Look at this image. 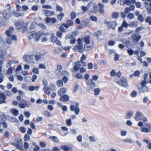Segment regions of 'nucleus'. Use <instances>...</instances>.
<instances>
[{
    "mask_svg": "<svg viewBox=\"0 0 151 151\" xmlns=\"http://www.w3.org/2000/svg\"><path fill=\"white\" fill-rule=\"evenodd\" d=\"M48 35L47 33H44L41 31L38 32L37 33L33 31L28 33L27 36L29 40L33 39L35 42H37L41 36H46Z\"/></svg>",
    "mask_w": 151,
    "mask_h": 151,
    "instance_id": "nucleus-1",
    "label": "nucleus"
},
{
    "mask_svg": "<svg viewBox=\"0 0 151 151\" xmlns=\"http://www.w3.org/2000/svg\"><path fill=\"white\" fill-rule=\"evenodd\" d=\"M6 7H7L8 9L5 10L2 13L3 18L5 20H8L11 16V12L10 11L11 7L9 4H7Z\"/></svg>",
    "mask_w": 151,
    "mask_h": 151,
    "instance_id": "nucleus-2",
    "label": "nucleus"
},
{
    "mask_svg": "<svg viewBox=\"0 0 151 151\" xmlns=\"http://www.w3.org/2000/svg\"><path fill=\"white\" fill-rule=\"evenodd\" d=\"M17 100L21 102H24V103H20L19 104V107L22 108L24 109L27 107H29L30 105V104L29 102H27V101L25 100L24 99H21V97L20 96H17Z\"/></svg>",
    "mask_w": 151,
    "mask_h": 151,
    "instance_id": "nucleus-3",
    "label": "nucleus"
},
{
    "mask_svg": "<svg viewBox=\"0 0 151 151\" xmlns=\"http://www.w3.org/2000/svg\"><path fill=\"white\" fill-rule=\"evenodd\" d=\"M83 45L81 40L79 38L78 40V45L74 47L73 49L75 51H78L81 52L83 50Z\"/></svg>",
    "mask_w": 151,
    "mask_h": 151,
    "instance_id": "nucleus-4",
    "label": "nucleus"
},
{
    "mask_svg": "<svg viewBox=\"0 0 151 151\" xmlns=\"http://www.w3.org/2000/svg\"><path fill=\"white\" fill-rule=\"evenodd\" d=\"M62 70V67L61 66L58 65L57 66V68L56 69V75L59 78L61 77V75H68L67 72L65 71H61Z\"/></svg>",
    "mask_w": 151,
    "mask_h": 151,
    "instance_id": "nucleus-5",
    "label": "nucleus"
},
{
    "mask_svg": "<svg viewBox=\"0 0 151 151\" xmlns=\"http://www.w3.org/2000/svg\"><path fill=\"white\" fill-rule=\"evenodd\" d=\"M145 125L146 127L140 128L141 131L145 133H149L151 131V124L147 123L145 124Z\"/></svg>",
    "mask_w": 151,
    "mask_h": 151,
    "instance_id": "nucleus-6",
    "label": "nucleus"
},
{
    "mask_svg": "<svg viewBox=\"0 0 151 151\" xmlns=\"http://www.w3.org/2000/svg\"><path fill=\"white\" fill-rule=\"evenodd\" d=\"M138 32H134L133 33L131 37V38L132 39L134 43L137 42L141 38L140 35H139Z\"/></svg>",
    "mask_w": 151,
    "mask_h": 151,
    "instance_id": "nucleus-7",
    "label": "nucleus"
},
{
    "mask_svg": "<svg viewBox=\"0 0 151 151\" xmlns=\"http://www.w3.org/2000/svg\"><path fill=\"white\" fill-rule=\"evenodd\" d=\"M106 24L107 25V29L112 28L113 29H115V27L117 25L115 21L107 22H106Z\"/></svg>",
    "mask_w": 151,
    "mask_h": 151,
    "instance_id": "nucleus-8",
    "label": "nucleus"
},
{
    "mask_svg": "<svg viewBox=\"0 0 151 151\" xmlns=\"http://www.w3.org/2000/svg\"><path fill=\"white\" fill-rule=\"evenodd\" d=\"M117 83L119 86L124 87H126L128 86L127 81L126 79L124 77H122L120 81H118Z\"/></svg>",
    "mask_w": 151,
    "mask_h": 151,
    "instance_id": "nucleus-9",
    "label": "nucleus"
},
{
    "mask_svg": "<svg viewBox=\"0 0 151 151\" xmlns=\"http://www.w3.org/2000/svg\"><path fill=\"white\" fill-rule=\"evenodd\" d=\"M87 88L90 89L93 88L96 86V83L91 79L86 81Z\"/></svg>",
    "mask_w": 151,
    "mask_h": 151,
    "instance_id": "nucleus-10",
    "label": "nucleus"
},
{
    "mask_svg": "<svg viewBox=\"0 0 151 151\" xmlns=\"http://www.w3.org/2000/svg\"><path fill=\"white\" fill-rule=\"evenodd\" d=\"M24 60L26 62L29 63L33 62V56L32 55H26L23 56Z\"/></svg>",
    "mask_w": 151,
    "mask_h": 151,
    "instance_id": "nucleus-11",
    "label": "nucleus"
},
{
    "mask_svg": "<svg viewBox=\"0 0 151 151\" xmlns=\"http://www.w3.org/2000/svg\"><path fill=\"white\" fill-rule=\"evenodd\" d=\"M51 41L53 42L56 44L57 45H61L60 42L58 40L56 37L54 35V34H52V36L51 37Z\"/></svg>",
    "mask_w": 151,
    "mask_h": 151,
    "instance_id": "nucleus-12",
    "label": "nucleus"
},
{
    "mask_svg": "<svg viewBox=\"0 0 151 151\" xmlns=\"http://www.w3.org/2000/svg\"><path fill=\"white\" fill-rule=\"evenodd\" d=\"M57 20L54 18L47 17L45 19V22L47 23H50V24H52L57 22Z\"/></svg>",
    "mask_w": 151,
    "mask_h": 151,
    "instance_id": "nucleus-13",
    "label": "nucleus"
},
{
    "mask_svg": "<svg viewBox=\"0 0 151 151\" xmlns=\"http://www.w3.org/2000/svg\"><path fill=\"white\" fill-rule=\"evenodd\" d=\"M143 116L142 113L139 111H137L134 116V119L137 121L141 120Z\"/></svg>",
    "mask_w": 151,
    "mask_h": 151,
    "instance_id": "nucleus-14",
    "label": "nucleus"
},
{
    "mask_svg": "<svg viewBox=\"0 0 151 151\" xmlns=\"http://www.w3.org/2000/svg\"><path fill=\"white\" fill-rule=\"evenodd\" d=\"M6 96L5 94L3 93L0 92V104L6 103Z\"/></svg>",
    "mask_w": 151,
    "mask_h": 151,
    "instance_id": "nucleus-15",
    "label": "nucleus"
},
{
    "mask_svg": "<svg viewBox=\"0 0 151 151\" xmlns=\"http://www.w3.org/2000/svg\"><path fill=\"white\" fill-rule=\"evenodd\" d=\"M70 110L71 111H74L76 114H78L80 111L79 108L77 106V105H71L70 106Z\"/></svg>",
    "mask_w": 151,
    "mask_h": 151,
    "instance_id": "nucleus-16",
    "label": "nucleus"
},
{
    "mask_svg": "<svg viewBox=\"0 0 151 151\" xmlns=\"http://www.w3.org/2000/svg\"><path fill=\"white\" fill-rule=\"evenodd\" d=\"M14 29V28L13 27H10L9 29L6 30V34L8 37H10L11 35L13 33Z\"/></svg>",
    "mask_w": 151,
    "mask_h": 151,
    "instance_id": "nucleus-17",
    "label": "nucleus"
},
{
    "mask_svg": "<svg viewBox=\"0 0 151 151\" xmlns=\"http://www.w3.org/2000/svg\"><path fill=\"white\" fill-rule=\"evenodd\" d=\"M73 24V22L72 20H69L67 21L66 24L63 23L62 24L63 26L65 27L66 28H68L70 26H72Z\"/></svg>",
    "mask_w": 151,
    "mask_h": 151,
    "instance_id": "nucleus-18",
    "label": "nucleus"
},
{
    "mask_svg": "<svg viewBox=\"0 0 151 151\" xmlns=\"http://www.w3.org/2000/svg\"><path fill=\"white\" fill-rule=\"evenodd\" d=\"M98 6L99 8V13L102 14H104V5L103 4L99 3L98 4Z\"/></svg>",
    "mask_w": 151,
    "mask_h": 151,
    "instance_id": "nucleus-19",
    "label": "nucleus"
},
{
    "mask_svg": "<svg viewBox=\"0 0 151 151\" xmlns=\"http://www.w3.org/2000/svg\"><path fill=\"white\" fill-rule=\"evenodd\" d=\"M67 91V89L65 88H61L58 91V94L61 96L64 94Z\"/></svg>",
    "mask_w": 151,
    "mask_h": 151,
    "instance_id": "nucleus-20",
    "label": "nucleus"
},
{
    "mask_svg": "<svg viewBox=\"0 0 151 151\" xmlns=\"http://www.w3.org/2000/svg\"><path fill=\"white\" fill-rule=\"evenodd\" d=\"M60 148L64 151H73V149L72 147H69L67 146L62 145L61 146Z\"/></svg>",
    "mask_w": 151,
    "mask_h": 151,
    "instance_id": "nucleus-21",
    "label": "nucleus"
},
{
    "mask_svg": "<svg viewBox=\"0 0 151 151\" xmlns=\"http://www.w3.org/2000/svg\"><path fill=\"white\" fill-rule=\"evenodd\" d=\"M138 89L139 90L142 92H146L148 91V89L145 86H139Z\"/></svg>",
    "mask_w": 151,
    "mask_h": 151,
    "instance_id": "nucleus-22",
    "label": "nucleus"
},
{
    "mask_svg": "<svg viewBox=\"0 0 151 151\" xmlns=\"http://www.w3.org/2000/svg\"><path fill=\"white\" fill-rule=\"evenodd\" d=\"M54 13L53 11H51L48 10H45L44 12V14L46 16H52Z\"/></svg>",
    "mask_w": 151,
    "mask_h": 151,
    "instance_id": "nucleus-23",
    "label": "nucleus"
},
{
    "mask_svg": "<svg viewBox=\"0 0 151 151\" xmlns=\"http://www.w3.org/2000/svg\"><path fill=\"white\" fill-rule=\"evenodd\" d=\"M69 99V96L67 95H65L60 96V100L62 101H68Z\"/></svg>",
    "mask_w": 151,
    "mask_h": 151,
    "instance_id": "nucleus-24",
    "label": "nucleus"
},
{
    "mask_svg": "<svg viewBox=\"0 0 151 151\" xmlns=\"http://www.w3.org/2000/svg\"><path fill=\"white\" fill-rule=\"evenodd\" d=\"M13 14L14 15L15 17H18L21 16H23L24 14L20 12L18 10H16L13 12Z\"/></svg>",
    "mask_w": 151,
    "mask_h": 151,
    "instance_id": "nucleus-25",
    "label": "nucleus"
},
{
    "mask_svg": "<svg viewBox=\"0 0 151 151\" xmlns=\"http://www.w3.org/2000/svg\"><path fill=\"white\" fill-rule=\"evenodd\" d=\"M84 49L85 50L88 51L92 49V47L90 44H85Z\"/></svg>",
    "mask_w": 151,
    "mask_h": 151,
    "instance_id": "nucleus-26",
    "label": "nucleus"
},
{
    "mask_svg": "<svg viewBox=\"0 0 151 151\" xmlns=\"http://www.w3.org/2000/svg\"><path fill=\"white\" fill-rule=\"evenodd\" d=\"M67 73L68 74V75L67 76L65 75H61V77H63L62 80L64 81V83H67L68 81V77L69 76V73L67 72Z\"/></svg>",
    "mask_w": 151,
    "mask_h": 151,
    "instance_id": "nucleus-27",
    "label": "nucleus"
},
{
    "mask_svg": "<svg viewBox=\"0 0 151 151\" xmlns=\"http://www.w3.org/2000/svg\"><path fill=\"white\" fill-rule=\"evenodd\" d=\"M34 56L36 60L37 61L41 59L43 55L40 53H38L35 54Z\"/></svg>",
    "mask_w": 151,
    "mask_h": 151,
    "instance_id": "nucleus-28",
    "label": "nucleus"
},
{
    "mask_svg": "<svg viewBox=\"0 0 151 151\" xmlns=\"http://www.w3.org/2000/svg\"><path fill=\"white\" fill-rule=\"evenodd\" d=\"M10 112L15 116H17L19 114V111L16 109H12L10 111Z\"/></svg>",
    "mask_w": 151,
    "mask_h": 151,
    "instance_id": "nucleus-29",
    "label": "nucleus"
},
{
    "mask_svg": "<svg viewBox=\"0 0 151 151\" xmlns=\"http://www.w3.org/2000/svg\"><path fill=\"white\" fill-rule=\"evenodd\" d=\"M144 4L145 7L147 10H150L151 9V2L148 3L147 1H145Z\"/></svg>",
    "mask_w": 151,
    "mask_h": 151,
    "instance_id": "nucleus-30",
    "label": "nucleus"
},
{
    "mask_svg": "<svg viewBox=\"0 0 151 151\" xmlns=\"http://www.w3.org/2000/svg\"><path fill=\"white\" fill-rule=\"evenodd\" d=\"M45 93L49 95L50 94V89L48 86H45L44 88Z\"/></svg>",
    "mask_w": 151,
    "mask_h": 151,
    "instance_id": "nucleus-31",
    "label": "nucleus"
},
{
    "mask_svg": "<svg viewBox=\"0 0 151 151\" xmlns=\"http://www.w3.org/2000/svg\"><path fill=\"white\" fill-rule=\"evenodd\" d=\"M133 113L132 112H129L127 113L125 117V118L127 119H130L133 115Z\"/></svg>",
    "mask_w": 151,
    "mask_h": 151,
    "instance_id": "nucleus-32",
    "label": "nucleus"
},
{
    "mask_svg": "<svg viewBox=\"0 0 151 151\" xmlns=\"http://www.w3.org/2000/svg\"><path fill=\"white\" fill-rule=\"evenodd\" d=\"M125 4H126L127 5H129L131 3H134L136 1L135 0H124Z\"/></svg>",
    "mask_w": 151,
    "mask_h": 151,
    "instance_id": "nucleus-33",
    "label": "nucleus"
},
{
    "mask_svg": "<svg viewBox=\"0 0 151 151\" xmlns=\"http://www.w3.org/2000/svg\"><path fill=\"white\" fill-rule=\"evenodd\" d=\"M137 22H132L129 24V26L134 27H137Z\"/></svg>",
    "mask_w": 151,
    "mask_h": 151,
    "instance_id": "nucleus-34",
    "label": "nucleus"
},
{
    "mask_svg": "<svg viewBox=\"0 0 151 151\" xmlns=\"http://www.w3.org/2000/svg\"><path fill=\"white\" fill-rule=\"evenodd\" d=\"M12 144L19 149L21 148L22 145V143H19L18 142H14Z\"/></svg>",
    "mask_w": 151,
    "mask_h": 151,
    "instance_id": "nucleus-35",
    "label": "nucleus"
},
{
    "mask_svg": "<svg viewBox=\"0 0 151 151\" xmlns=\"http://www.w3.org/2000/svg\"><path fill=\"white\" fill-rule=\"evenodd\" d=\"M43 113L44 115L47 117H51L52 116L51 113L47 110H45Z\"/></svg>",
    "mask_w": 151,
    "mask_h": 151,
    "instance_id": "nucleus-36",
    "label": "nucleus"
},
{
    "mask_svg": "<svg viewBox=\"0 0 151 151\" xmlns=\"http://www.w3.org/2000/svg\"><path fill=\"white\" fill-rule=\"evenodd\" d=\"M119 13L118 12H114L112 14V17L113 18L117 19L119 16Z\"/></svg>",
    "mask_w": 151,
    "mask_h": 151,
    "instance_id": "nucleus-37",
    "label": "nucleus"
},
{
    "mask_svg": "<svg viewBox=\"0 0 151 151\" xmlns=\"http://www.w3.org/2000/svg\"><path fill=\"white\" fill-rule=\"evenodd\" d=\"M1 53L2 52L0 51V65H2L4 61L3 55H2Z\"/></svg>",
    "mask_w": 151,
    "mask_h": 151,
    "instance_id": "nucleus-38",
    "label": "nucleus"
},
{
    "mask_svg": "<svg viewBox=\"0 0 151 151\" xmlns=\"http://www.w3.org/2000/svg\"><path fill=\"white\" fill-rule=\"evenodd\" d=\"M97 63L100 65H105L107 64L105 60H99Z\"/></svg>",
    "mask_w": 151,
    "mask_h": 151,
    "instance_id": "nucleus-39",
    "label": "nucleus"
},
{
    "mask_svg": "<svg viewBox=\"0 0 151 151\" xmlns=\"http://www.w3.org/2000/svg\"><path fill=\"white\" fill-rule=\"evenodd\" d=\"M146 23H148L149 24L151 25V17L148 16L145 19Z\"/></svg>",
    "mask_w": 151,
    "mask_h": 151,
    "instance_id": "nucleus-40",
    "label": "nucleus"
},
{
    "mask_svg": "<svg viewBox=\"0 0 151 151\" xmlns=\"http://www.w3.org/2000/svg\"><path fill=\"white\" fill-rule=\"evenodd\" d=\"M49 138L51 139H52V141L54 142H57L58 141V139L55 136H50Z\"/></svg>",
    "mask_w": 151,
    "mask_h": 151,
    "instance_id": "nucleus-41",
    "label": "nucleus"
},
{
    "mask_svg": "<svg viewBox=\"0 0 151 151\" xmlns=\"http://www.w3.org/2000/svg\"><path fill=\"white\" fill-rule=\"evenodd\" d=\"M66 122L67 125L68 126H70L72 124L71 119H67L66 120Z\"/></svg>",
    "mask_w": 151,
    "mask_h": 151,
    "instance_id": "nucleus-42",
    "label": "nucleus"
},
{
    "mask_svg": "<svg viewBox=\"0 0 151 151\" xmlns=\"http://www.w3.org/2000/svg\"><path fill=\"white\" fill-rule=\"evenodd\" d=\"M78 65L81 67L85 66L86 65V63L85 62H83V61H81L80 62H78Z\"/></svg>",
    "mask_w": 151,
    "mask_h": 151,
    "instance_id": "nucleus-43",
    "label": "nucleus"
},
{
    "mask_svg": "<svg viewBox=\"0 0 151 151\" xmlns=\"http://www.w3.org/2000/svg\"><path fill=\"white\" fill-rule=\"evenodd\" d=\"M123 141L125 142H128L132 143L133 142L132 140L130 138H126L123 140Z\"/></svg>",
    "mask_w": 151,
    "mask_h": 151,
    "instance_id": "nucleus-44",
    "label": "nucleus"
},
{
    "mask_svg": "<svg viewBox=\"0 0 151 151\" xmlns=\"http://www.w3.org/2000/svg\"><path fill=\"white\" fill-rule=\"evenodd\" d=\"M84 41L86 43L85 44H90V38L88 37H86L84 39Z\"/></svg>",
    "mask_w": 151,
    "mask_h": 151,
    "instance_id": "nucleus-45",
    "label": "nucleus"
},
{
    "mask_svg": "<svg viewBox=\"0 0 151 151\" xmlns=\"http://www.w3.org/2000/svg\"><path fill=\"white\" fill-rule=\"evenodd\" d=\"M80 68V66L78 65V62H77L75 63V65L74 67V69L75 71L78 70Z\"/></svg>",
    "mask_w": 151,
    "mask_h": 151,
    "instance_id": "nucleus-46",
    "label": "nucleus"
},
{
    "mask_svg": "<svg viewBox=\"0 0 151 151\" xmlns=\"http://www.w3.org/2000/svg\"><path fill=\"white\" fill-rule=\"evenodd\" d=\"M57 86L59 87H61L63 86V82L62 80H58L57 81Z\"/></svg>",
    "mask_w": 151,
    "mask_h": 151,
    "instance_id": "nucleus-47",
    "label": "nucleus"
},
{
    "mask_svg": "<svg viewBox=\"0 0 151 151\" xmlns=\"http://www.w3.org/2000/svg\"><path fill=\"white\" fill-rule=\"evenodd\" d=\"M64 16V14L63 12H61L58 15V19L61 21L62 19V18Z\"/></svg>",
    "mask_w": 151,
    "mask_h": 151,
    "instance_id": "nucleus-48",
    "label": "nucleus"
},
{
    "mask_svg": "<svg viewBox=\"0 0 151 151\" xmlns=\"http://www.w3.org/2000/svg\"><path fill=\"white\" fill-rule=\"evenodd\" d=\"M127 17L128 19H132L134 18V16L132 13H130L128 14Z\"/></svg>",
    "mask_w": 151,
    "mask_h": 151,
    "instance_id": "nucleus-49",
    "label": "nucleus"
},
{
    "mask_svg": "<svg viewBox=\"0 0 151 151\" xmlns=\"http://www.w3.org/2000/svg\"><path fill=\"white\" fill-rule=\"evenodd\" d=\"M127 52L129 55H132L134 53L133 51L131 48H129L127 50Z\"/></svg>",
    "mask_w": 151,
    "mask_h": 151,
    "instance_id": "nucleus-50",
    "label": "nucleus"
},
{
    "mask_svg": "<svg viewBox=\"0 0 151 151\" xmlns=\"http://www.w3.org/2000/svg\"><path fill=\"white\" fill-rule=\"evenodd\" d=\"M137 93L136 91H133L130 93V96L132 97H135L137 96Z\"/></svg>",
    "mask_w": 151,
    "mask_h": 151,
    "instance_id": "nucleus-51",
    "label": "nucleus"
},
{
    "mask_svg": "<svg viewBox=\"0 0 151 151\" xmlns=\"http://www.w3.org/2000/svg\"><path fill=\"white\" fill-rule=\"evenodd\" d=\"M94 94L95 95H98L100 92V90L99 88H96L94 90Z\"/></svg>",
    "mask_w": 151,
    "mask_h": 151,
    "instance_id": "nucleus-52",
    "label": "nucleus"
},
{
    "mask_svg": "<svg viewBox=\"0 0 151 151\" xmlns=\"http://www.w3.org/2000/svg\"><path fill=\"white\" fill-rule=\"evenodd\" d=\"M90 19L93 21L95 22H97V18L94 16H91L90 17Z\"/></svg>",
    "mask_w": 151,
    "mask_h": 151,
    "instance_id": "nucleus-53",
    "label": "nucleus"
},
{
    "mask_svg": "<svg viewBox=\"0 0 151 151\" xmlns=\"http://www.w3.org/2000/svg\"><path fill=\"white\" fill-rule=\"evenodd\" d=\"M29 9L28 6L26 5H23L21 9V10L26 11L28 10Z\"/></svg>",
    "mask_w": 151,
    "mask_h": 151,
    "instance_id": "nucleus-54",
    "label": "nucleus"
},
{
    "mask_svg": "<svg viewBox=\"0 0 151 151\" xmlns=\"http://www.w3.org/2000/svg\"><path fill=\"white\" fill-rule=\"evenodd\" d=\"M6 42L9 44H11L12 43V40L9 37H7L6 39Z\"/></svg>",
    "mask_w": 151,
    "mask_h": 151,
    "instance_id": "nucleus-55",
    "label": "nucleus"
},
{
    "mask_svg": "<svg viewBox=\"0 0 151 151\" xmlns=\"http://www.w3.org/2000/svg\"><path fill=\"white\" fill-rule=\"evenodd\" d=\"M13 63H18L19 62L18 61H16L14 60H10L8 62L7 65L9 66H10Z\"/></svg>",
    "mask_w": 151,
    "mask_h": 151,
    "instance_id": "nucleus-56",
    "label": "nucleus"
},
{
    "mask_svg": "<svg viewBox=\"0 0 151 151\" xmlns=\"http://www.w3.org/2000/svg\"><path fill=\"white\" fill-rule=\"evenodd\" d=\"M12 67H10L8 69L7 71L6 72V73L7 74H11L12 72Z\"/></svg>",
    "mask_w": 151,
    "mask_h": 151,
    "instance_id": "nucleus-57",
    "label": "nucleus"
},
{
    "mask_svg": "<svg viewBox=\"0 0 151 151\" xmlns=\"http://www.w3.org/2000/svg\"><path fill=\"white\" fill-rule=\"evenodd\" d=\"M70 16L72 19H75L76 16V14L75 12H72L70 14Z\"/></svg>",
    "mask_w": 151,
    "mask_h": 151,
    "instance_id": "nucleus-58",
    "label": "nucleus"
},
{
    "mask_svg": "<svg viewBox=\"0 0 151 151\" xmlns=\"http://www.w3.org/2000/svg\"><path fill=\"white\" fill-rule=\"evenodd\" d=\"M121 135L122 136H126L127 134V132L126 131L122 130L120 131Z\"/></svg>",
    "mask_w": 151,
    "mask_h": 151,
    "instance_id": "nucleus-59",
    "label": "nucleus"
},
{
    "mask_svg": "<svg viewBox=\"0 0 151 151\" xmlns=\"http://www.w3.org/2000/svg\"><path fill=\"white\" fill-rule=\"evenodd\" d=\"M81 9L84 12H86L88 10V8L87 7L82 6L81 7Z\"/></svg>",
    "mask_w": 151,
    "mask_h": 151,
    "instance_id": "nucleus-60",
    "label": "nucleus"
},
{
    "mask_svg": "<svg viewBox=\"0 0 151 151\" xmlns=\"http://www.w3.org/2000/svg\"><path fill=\"white\" fill-rule=\"evenodd\" d=\"M82 136L81 135H79L77 137V140L80 142H81L82 141Z\"/></svg>",
    "mask_w": 151,
    "mask_h": 151,
    "instance_id": "nucleus-61",
    "label": "nucleus"
},
{
    "mask_svg": "<svg viewBox=\"0 0 151 151\" xmlns=\"http://www.w3.org/2000/svg\"><path fill=\"white\" fill-rule=\"evenodd\" d=\"M122 26L125 27H127L129 26V24L125 21H124L122 23Z\"/></svg>",
    "mask_w": 151,
    "mask_h": 151,
    "instance_id": "nucleus-62",
    "label": "nucleus"
},
{
    "mask_svg": "<svg viewBox=\"0 0 151 151\" xmlns=\"http://www.w3.org/2000/svg\"><path fill=\"white\" fill-rule=\"evenodd\" d=\"M11 39L12 40L14 41H17V37L15 35H13L11 36Z\"/></svg>",
    "mask_w": 151,
    "mask_h": 151,
    "instance_id": "nucleus-63",
    "label": "nucleus"
},
{
    "mask_svg": "<svg viewBox=\"0 0 151 151\" xmlns=\"http://www.w3.org/2000/svg\"><path fill=\"white\" fill-rule=\"evenodd\" d=\"M42 83L45 87L47 86L48 84L47 80L46 79H44L42 80Z\"/></svg>",
    "mask_w": 151,
    "mask_h": 151,
    "instance_id": "nucleus-64",
    "label": "nucleus"
}]
</instances>
